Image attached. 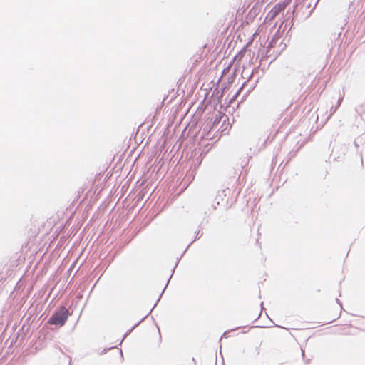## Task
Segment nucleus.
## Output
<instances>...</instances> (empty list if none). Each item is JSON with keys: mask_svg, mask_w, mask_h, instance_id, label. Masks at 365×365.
Listing matches in <instances>:
<instances>
[{"mask_svg": "<svg viewBox=\"0 0 365 365\" xmlns=\"http://www.w3.org/2000/svg\"><path fill=\"white\" fill-rule=\"evenodd\" d=\"M71 313L65 306L58 307L48 320V323L51 325L61 327L67 322Z\"/></svg>", "mask_w": 365, "mask_h": 365, "instance_id": "nucleus-1", "label": "nucleus"}, {"mask_svg": "<svg viewBox=\"0 0 365 365\" xmlns=\"http://www.w3.org/2000/svg\"><path fill=\"white\" fill-rule=\"evenodd\" d=\"M224 117L225 115L221 113L216 115L215 119L211 122V123H207L204 126L202 136L207 139L214 138V135L211 136L212 131L219 125Z\"/></svg>", "mask_w": 365, "mask_h": 365, "instance_id": "nucleus-2", "label": "nucleus"}, {"mask_svg": "<svg viewBox=\"0 0 365 365\" xmlns=\"http://www.w3.org/2000/svg\"><path fill=\"white\" fill-rule=\"evenodd\" d=\"M184 254H185V253H184V252H182V254L181 255V256H180L179 258H177V261H176V262H175V264L174 267H173V269H172L171 274H170V277L168 278V281H167V282H166V284H165V287L163 288V289L162 292L160 293V296H159L158 299H157L156 302H155V304L153 305V309H154V308L156 307V305L158 304V303L159 302V301H160V299L161 297L163 296V292H165V289H166L167 286L168 285V284H169V282H170V280L171 277H173V274H174V272H175V268L177 267V266H178V263H179L180 260V259H181V258L183 257Z\"/></svg>", "mask_w": 365, "mask_h": 365, "instance_id": "nucleus-3", "label": "nucleus"}, {"mask_svg": "<svg viewBox=\"0 0 365 365\" xmlns=\"http://www.w3.org/2000/svg\"><path fill=\"white\" fill-rule=\"evenodd\" d=\"M184 254H185V253H184V252H182V254L181 255V256H180L179 258H177V261H176V262H175V264L174 267H173V269H172L171 274H170V277L168 278V281H167V282H166V284H165V287L163 288V289L162 292L160 293V296H159L158 299H157L156 302H155V304L153 305V309H154V308L156 307V305L158 304V303L159 302V301H160V299L161 297L163 296V292H165V289H166L167 286L168 285V284H169V282H170V280L171 277H173V274H174V272H175V268L177 267V266H178V263H179L180 260V259H181V258L183 257Z\"/></svg>", "mask_w": 365, "mask_h": 365, "instance_id": "nucleus-4", "label": "nucleus"}, {"mask_svg": "<svg viewBox=\"0 0 365 365\" xmlns=\"http://www.w3.org/2000/svg\"><path fill=\"white\" fill-rule=\"evenodd\" d=\"M202 225H203V221H202L200 222V224L198 225V228L197 230L195 232V238L194 240L187 245V247L185 248V250H184V253H185L187 252V250H188V248L190 247V245L196 240H198L199 239H200L202 235H203V232L202 231Z\"/></svg>", "mask_w": 365, "mask_h": 365, "instance_id": "nucleus-5", "label": "nucleus"}, {"mask_svg": "<svg viewBox=\"0 0 365 365\" xmlns=\"http://www.w3.org/2000/svg\"><path fill=\"white\" fill-rule=\"evenodd\" d=\"M153 310L152 308L149 313L143 317L139 322L135 323L130 329H128L126 332L124 334L123 339H121L119 344H121L122 341L129 335L130 333L150 314V313Z\"/></svg>", "mask_w": 365, "mask_h": 365, "instance_id": "nucleus-6", "label": "nucleus"}, {"mask_svg": "<svg viewBox=\"0 0 365 365\" xmlns=\"http://www.w3.org/2000/svg\"><path fill=\"white\" fill-rule=\"evenodd\" d=\"M225 119L223 120V123L219 129V130L220 132V136L228 133L227 128L230 126V125H229V123L226 124V120H228V117L226 115H225Z\"/></svg>", "mask_w": 365, "mask_h": 365, "instance_id": "nucleus-7", "label": "nucleus"}, {"mask_svg": "<svg viewBox=\"0 0 365 365\" xmlns=\"http://www.w3.org/2000/svg\"><path fill=\"white\" fill-rule=\"evenodd\" d=\"M247 81H245L241 86V87L238 89V91L235 93V94L230 99L227 107L231 106V105L235 102L237 95L240 93V91L247 85Z\"/></svg>", "mask_w": 365, "mask_h": 365, "instance_id": "nucleus-8", "label": "nucleus"}, {"mask_svg": "<svg viewBox=\"0 0 365 365\" xmlns=\"http://www.w3.org/2000/svg\"><path fill=\"white\" fill-rule=\"evenodd\" d=\"M203 153L202 152L200 155V156L198 158H196V163H195V170L193 171H192V179L194 178V171L201 165V163H202V156Z\"/></svg>", "mask_w": 365, "mask_h": 365, "instance_id": "nucleus-9", "label": "nucleus"}, {"mask_svg": "<svg viewBox=\"0 0 365 365\" xmlns=\"http://www.w3.org/2000/svg\"><path fill=\"white\" fill-rule=\"evenodd\" d=\"M258 82V79L256 80L254 84H252L250 88L247 91V92L245 93V95L242 96L241 101H244L247 96L249 95V93L255 88L257 83Z\"/></svg>", "mask_w": 365, "mask_h": 365, "instance_id": "nucleus-10", "label": "nucleus"}, {"mask_svg": "<svg viewBox=\"0 0 365 365\" xmlns=\"http://www.w3.org/2000/svg\"><path fill=\"white\" fill-rule=\"evenodd\" d=\"M355 110L359 115L365 113V103L356 106Z\"/></svg>", "mask_w": 365, "mask_h": 365, "instance_id": "nucleus-11", "label": "nucleus"}, {"mask_svg": "<svg viewBox=\"0 0 365 365\" xmlns=\"http://www.w3.org/2000/svg\"><path fill=\"white\" fill-rule=\"evenodd\" d=\"M246 327V326H240V327H236V328H235V329H230V330L225 331L223 333V334H222V336L221 337H228V335H227V334H228V333H229V332L232 331H234V330L239 329L240 328H242V327ZM222 339V338H220V339Z\"/></svg>", "mask_w": 365, "mask_h": 365, "instance_id": "nucleus-12", "label": "nucleus"}, {"mask_svg": "<svg viewBox=\"0 0 365 365\" xmlns=\"http://www.w3.org/2000/svg\"><path fill=\"white\" fill-rule=\"evenodd\" d=\"M136 203L140 202L144 198V193L140 191L136 195Z\"/></svg>", "mask_w": 365, "mask_h": 365, "instance_id": "nucleus-13", "label": "nucleus"}, {"mask_svg": "<svg viewBox=\"0 0 365 365\" xmlns=\"http://www.w3.org/2000/svg\"><path fill=\"white\" fill-rule=\"evenodd\" d=\"M301 351H302V356L303 360L305 361L306 364H309V361H310V359H306V358H305V352H304V349H301Z\"/></svg>", "mask_w": 365, "mask_h": 365, "instance_id": "nucleus-14", "label": "nucleus"}, {"mask_svg": "<svg viewBox=\"0 0 365 365\" xmlns=\"http://www.w3.org/2000/svg\"><path fill=\"white\" fill-rule=\"evenodd\" d=\"M115 347H116L115 346H113L110 347V348H105V349H103L102 350V351L101 352V354H106V353H107L110 349H114V348H115Z\"/></svg>", "mask_w": 365, "mask_h": 365, "instance_id": "nucleus-15", "label": "nucleus"}, {"mask_svg": "<svg viewBox=\"0 0 365 365\" xmlns=\"http://www.w3.org/2000/svg\"><path fill=\"white\" fill-rule=\"evenodd\" d=\"M221 197V195L220 194H218L217 196L215 197V200H216V204L217 205H220V200H219V198Z\"/></svg>", "mask_w": 365, "mask_h": 365, "instance_id": "nucleus-16", "label": "nucleus"}, {"mask_svg": "<svg viewBox=\"0 0 365 365\" xmlns=\"http://www.w3.org/2000/svg\"><path fill=\"white\" fill-rule=\"evenodd\" d=\"M113 259H114V255H113V256H112V257H110V259L108 260L107 267H108L109 266V264L112 262V261L113 260Z\"/></svg>", "mask_w": 365, "mask_h": 365, "instance_id": "nucleus-17", "label": "nucleus"}, {"mask_svg": "<svg viewBox=\"0 0 365 365\" xmlns=\"http://www.w3.org/2000/svg\"><path fill=\"white\" fill-rule=\"evenodd\" d=\"M340 101H341V100H340V99H339V101H338V104H337V106L334 108V109L333 110V113H335V112L336 111V110H337L338 107L339 106Z\"/></svg>", "mask_w": 365, "mask_h": 365, "instance_id": "nucleus-18", "label": "nucleus"}, {"mask_svg": "<svg viewBox=\"0 0 365 365\" xmlns=\"http://www.w3.org/2000/svg\"><path fill=\"white\" fill-rule=\"evenodd\" d=\"M336 303H337V304H338L341 307H342V303H341V302L338 298H336Z\"/></svg>", "mask_w": 365, "mask_h": 365, "instance_id": "nucleus-19", "label": "nucleus"}, {"mask_svg": "<svg viewBox=\"0 0 365 365\" xmlns=\"http://www.w3.org/2000/svg\"><path fill=\"white\" fill-rule=\"evenodd\" d=\"M261 314H262V311L259 312L258 316L253 321H252V322H255L256 320H257L260 317Z\"/></svg>", "mask_w": 365, "mask_h": 365, "instance_id": "nucleus-20", "label": "nucleus"}, {"mask_svg": "<svg viewBox=\"0 0 365 365\" xmlns=\"http://www.w3.org/2000/svg\"><path fill=\"white\" fill-rule=\"evenodd\" d=\"M339 317H340V316H339V317H338L337 318H336V319H332V320H331V321L328 322L327 324H330V323L333 322L334 321H335L336 319H337Z\"/></svg>", "mask_w": 365, "mask_h": 365, "instance_id": "nucleus-21", "label": "nucleus"}, {"mask_svg": "<svg viewBox=\"0 0 365 365\" xmlns=\"http://www.w3.org/2000/svg\"><path fill=\"white\" fill-rule=\"evenodd\" d=\"M156 326H157V328L158 329V331H160V327L157 324H156ZM159 334H160V339H161L160 332H159Z\"/></svg>", "mask_w": 365, "mask_h": 365, "instance_id": "nucleus-22", "label": "nucleus"}, {"mask_svg": "<svg viewBox=\"0 0 365 365\" xmlns=\"http://www.w3.org/2000/svg\"><path fill=\"white\" fill-rule=\"evenodd\" d=\"M256 351H257V354H259V347H257V348H256Z\"/></svg>", "mask_w": 365, "mask_h": 365, "instance_id": "nucleus-23", "label": "nucleus"}, {"mask_svg": "<svg viewBox=\"0 0 365 365\" xmlns=\"http://www.w3.org/2000/svg\"><path fill=\"white\" fill-rule=\"evenodd\" d=\"M290 29H291V27H290V28H289V29L287 31V36H288V34H289V31H290Z\"/></svg>", "mask_w": 365, "mask_h": 365, "instance_id": "nucleus-24", "label": "nucleus"}, {"mask_svg": "<svg viewBox=\"0 0 365 365\" xmlns=\"http://www.w3.org/2000/svg\"><path fill=\"white\" fill-rule=\"evenodd\" d=\"M255 327H264V326H259V325H257V326H255Z\"/></svg>", "mask_w": 365, "mask_h": 365, "instance_id": "nucleus-25", "label": "nucleus"}, {"mask_svg": "<svg viewBox=\"0 0 365 365\" xmlns=\"http://www.w3.org/2000/svg\"><path fill=\"white\" fill-rule=\"evenodd\" d=\"M120 353L121 356L123 357V351L121 349H120Z\"/></svg>", "mask_w": 365, "mask_h": 365, "instance_id": "nucleus-26", "label": "nucleus"}, {"mask_svg": "<svg viewBox=\"0 0 365 365\" xmlns=\"http://www.w3.org/2000/svg\"><path fill=\"white\" fill-rule=\"evenodd\" d=\"M208 222H209V221H208V220H206V221H204V222H203V224H204V223L207 224Z\"/></svg>", "mask_w": 365, "mask_h": 365, "instance_id": "nucleus-27", "label": "nucleus"}, {"mask_svg": "<svg viewBox=\"0 0 365 365\" xmlns=\"http://www.w3.org/2000/svg\"><path fill=\"white\" fill-rule=\"evenodd\" d=\"M208 222H209V221H208V220H206V221H204V222H203V224H204V223L207 224Z\"/></svg>", "mask_w": 365, "mask_h": 365, "instance_id": "nucleus-28", "label": "nucleus"}, {"mask_svg": "<svg viewBox=\"0 0 365 365\" xmlns=\"http://www.w3.org/2000/svg\"><path fill=\"white\" fill-rule=\"evenodd\" d=\"M260 306H261V307L262 308L263 302H261Z\"/></svg>", "mask_w": 365, "mask_h": 365, "instance_id": "nucleus-29", "label": "nucleus"}]
</instances>
